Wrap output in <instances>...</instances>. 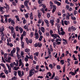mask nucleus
<instances>
[{"mask_svg": "<svg viewBox=\"0 0 80 80\" xmlns=\"http://www.w3.org/2000/svg\"><path fill=\"white\" fill-rule=\"evenodd\" d=\"M7 45H8V46H10L11 47H12L13 46V44H12V43L10 44L9 42H8L7 43Z\"/></svg>", "mask_w": 80, "mask_h": 80, "instance_id": "nucleus-12", "label": "nucleus"}, {"mask_svg": "<svg viewBox=\"0 0 80 80\" xmlns=\"http://www.w3.org/2000/svg\"><path fill=\"white\" fill-rule=\"evenodd\" d=\"M17 57H18V58H21V57L20 56V55H19L18 53V52H17Z\"/></svg>", "mask_w": 80, "mask_h": 80, "instance_id": "nucleus-30", "label": "nucleus"}, {"mask_svg": "<svg viewBox=\"0 0 80 80\" xmlns=\"http://www.w3.org/2000/svg\"><path fill=\"white\" fill-rule=\"evenodd\" d=\"M0 65H1V66H2V67H3L4 69H6V68L5 66V65H4L3 63H1Z\"/></svg>", "mask_w": 80, "mask_h": 80, "instance_id": "nucleus-18", "label": "nucleus"}, {"mask_svg": "<svg viewBox=\"0 0 80 80\" xmlns=\"http://www.w3.org/2000/svg\"><path fill=\"white\" fill-rule=\"evenodd\" d=\"M3 31H4V28H0V32H1V35H2L3 37H4V34H3Z\"/></svg>", "mask_w": 80, "mask_h": 80, "instance_id": "nucleus-5", "label": "nucleus"}, {"mask_svg": "<svg viewBox=\"0 0 80 80\" xmlns=\"http://www.w3.org/2000/svg\"><path fill=\"white\" fill-rule=\"evenodd\" d=\"M69 74H71L72 75H75V72H70Z\"/></svg>", "mask_w": 80, "mask_h": 80, "instance_id": "nucleus-25", "label": "nucleus"}, {"mask_svg": "<svg viewBox=\"0 0 80 80\" xmlns=\"http://www.w3.org/2000/svg\"><path fill=\"white\" fill-rule=\"evenodd\" d=\"M19 30L20 32L21 33H22L23 32V28H19Z\"/></svg>", "mask_w": 80, "mask_h": 80, "instance_id": "nucleus-26", "label": "nucleus"}, {"mask_svg": "<svg viewBox=\"0 0 80 80\" xmlns=\"http://www.w3.org/2000/svg\"><path fill=\"white\" fill-rule=\"evenodd\" d=\"M11 23L12 25H13L15 23V22H14V21H13L12 20V21H11Z\"/></svg>", "mask_w": 80, "mask_h": 80, "instance_id": "nucleus-47", "label": "nucleus"}, {"mask_svg": "<svg viewBox=\"0 0 80 80\" xmlns=\"http://www.w3.org/2000/svg\"><path fill=\"white\" fill-rule=\"evenodd\" d=\"M19 28V27H18V26H16L15 28L16 31H18L19 30V29H18Z\"/></svg>", "mask_w": 80, "mask_h": 80, "instance_id": "nucleus-24", "label": "nucleus"}, {"mask_svg": "<svg viewBox=\"0 0 80 80\" xmlns=\"http://www.w3.org/2000/svg\"><path fill=\"white\" fill-rule=\"evenodd\" d=\"M27 22V21H26V20L25 19H24L23 21V22L24 24H25L26 23V22Z\"/></svg>", "mask_w": 80, "mask_h": 80, "instance_id": "nucleus-57", "label": "nucleus"}, {"mask_svg": "<svg viewBox=\"0 0 80 80\" xmlns=\"http://www.w3.org/2000/svg\"><path fill=\"white\" fill-rule=\"evenodd\" d=\"M41 29L42 32L43 33H44V32H45V28H44V27H41Z\"/></svg>", "mask_w": 80, "mask_h": 80, "instance_id": "nucleus-14", "label": "nucleus"}, {"mask_svg": "<svg viewBox=\"0 0 80 80\" xmlns=\"http://www.w3.org/2000/svg\"><path fill=\"white\" fill-rule=\"evenodd\" d=\"M4 71L5 73H6V74H8V71L6 70V69H5L4 70Z\"/></svg>", "mask_w": 80, "mask_h": 80, "instance_id": "nucleus-22", "label": "nucleus"}, {"mask_svg": "<svg viewBox=\"0 0 80 80\" xmlns=\"http://www.w3.org/2000/svg\"><path fill=\"white\" fill-rule=\"evenodd\" d=\"M38 3H39V4H40L41 3H42V1L40 0H39L38 1Z\"/></svg>", "mask_w": 80, "mask_h": 80, "instance_id": "nucleus-61", "label": "nucleus"}, {"mask_svg": "<svg viewBox=\"0 0 80 80\" xmlns=\"http://www.w3.org/2000/svg\"><path fill=\"white\" fill-rule=\"evenodd\" d=\"M71 30H72V27H69L68 28V32H71Z\"/></svg>", "mask_w": 80, "mask_h": 80, "instance_id": "nucleus-40", "label": "nucleus"}, {"mask_svg": "<svg viewBox=\"0 0 80 80\" xmlns=\"http://www.w3.org/2000/svg\"><path fill=\"white\" fill-rule=\"evenodd\" d=\"M39 45H40V43L38 42L34 44V46L35 47H38Z\"/></svg>", "mask_w": 80, "mask_h": 80, "instance_id": "nucleus-15", "label": "nucleus"}, {"mask_svg": "<svg viewBox=\"0 0 80 80\" xmlns=\"http://www.w3.org/2000/svg\"><path fill=\"white\" fill-rule=\"evenodd\" d=\"M15 18H16L17 20H18V22H19V21H20V19H19V18L18 17V16H15Z\"/></svg>", "mask_w": 80, "mask_h": 80, "instance_id": "nucleus-23", "label": "nucleus"}, {"mask_svg": "<svg viewBox=\"0 0 80 80\" xmlns=\"http://www.w3.org/2000/svg\"><path fill=\"white\" fill-rule=\"evenodd\" d=\"M18 74L19 76L20 77H21L22 76V74H21V72L20 71H18Z\"/></svg>", "mask_w": 80, "mask_h": 80, "instance_id": "nucleus-17", "label": "nucleus"}, {"mask_svg": "<svg viewBox=\"0 0 80 80\" xmlns=\"http://www.w3.org/2000/svg\"><path fill=\"white\" fill-rule=\"evenodd\" d=\"M4 74V73L3 72L1 73L0 75V77L5 78V75H3Z\"/></svg>", "mask_w": 80, "mask_h": 80, "instance_id": "nucleus-8", "label": "nucleus"}, {"mask_svg": "<svg viewBox=\"0 0 80 80\" xmlns=\"http://www.w3.org/2000/svg\"><path fill=\"white\" fill-rule=\"evenodd\" d=\"M30 51V49H25V52H29Z\"/></svg>", "mask_w": 80, "mask_h": 80, "instance_id": "nucleus-39", "label": "nucleus"}, {"mask_svg": "<svg viewBox=\"0 0 80 80\" xmlns=\"http://www.w3.org/2000/svg\"><path fill=\"white\" fill-rule=\"evenodd\" d=\"M5 22V23H7L8 22V21L7 20V18H5V20L4 21Z\"/></svg>", "mask_w": 80, "mask_h": 80, "instance_id": "nucleus-49", "label": "nucleus"}, {"mask_svg": "<svg viewBox=\"0 0 80 80\" xmlns=\"http://www.w3.org/2000/svg\"><path fill=\"white\" fill-rule=\"evenodd\" d=\"M35 38L36 39H38V38H39V37L38 36V33H35Z\"/></svg>", "mask_w": 80, "mask_h": 80, "instance_id": "nucleus-11", "label": "nucleus"}, {"mask_svg": "<svg viewBox=\"0 0 80 80\" xmlns=\"http://www.w3.org/2000/svg\"><path fill=\"white\" fill-rule=\"evenodd\" d=\"M49 67H50L51 68V69H53V67L52 64H49Z\"/></svg>", "mask_w": 80, "mask_h": 80, "instance_id": "nucleus-36", "label": "nucleus"}, {"mask_svg": "<svg viewBox=\"0 0 80 80\" xmlns=\"http://www.w3.org/2000/svg\"><path fill=\"white\" fill-rule=\"evenodd\" d=\"M64 22L65 25H68V22L67 21H65Z\"/></svg>", "mask_w": 80, "mask_h": 80, "instance_id": "nucleus-52", "label": "nucleus"}, {"mask_svg": "<svg viewBox=\"0 0 80 80\" xmlns=\"http://www.w3.org/2000/svg\"><path fill=\"white\" fill-rule=\"evenodd\" d=\"M22 35L23 36H25L26 35V32H25V31H24L23 32V34H22Z\"/></svg>", "mask_w": 80, "mask_h": 80, "instance_id": "nucleus-32", "label": "nucleus"}, {"mask_svg": "<svg viewBox=\"0 0 80 80\" xmlns=\"http://www.w3.org/2000/svg\"><path fill=\"white\" fill-rule=\"evenodd\" d=\"M54 22V20L51 19L50 21V23H51L52 24V25H53L54 24L53 22Z\"/></svg>", "mask_w": 80, "mask_h": 80, "instance_id": "nucleus-20", "label": "nucleus"}, {"mask_svg": "<svg viewBox=\"0 0 80 80\" xmlns=\"http://www.w3.org/2000/svg\"><path fill=\"white\" fill-rule=\"evenodd\" d=\"M50 48L51 50V52H53V49L52 48V45H50Z\"/></svg>", "mask_w": 80, "mask_h": 80, "instance_id": "nucleus-38", "label": "nucleus"}, {"mask_svg": "<svg viewBox=\"0 0 80 80\" xmlns=\"http://www.w3.org/2000/svg\"><path fill=\"white\" fill-rule=\"evenodd\" d=\"M51 37H54L55 38H57V35L56 34H52Z\"/></svg>", "mask_w": 80, "mask_h": 80, "instance_id": "nucleus-10", "label": "nucleus"}, {"mask_svg": "<svg viewBox=\"0 0 80 80\" xmlns=\"http://www.w3.org/2000/svg\"><path fill=\"white\" fill-rule=\"evenodd\" d=\"M50 35H52V33H53V31H52V30H51L50 32Z\"/></svg>", "mask_w": 80, "mask_h": 80, "instance_id": "nucleus-41", "label": "nucleus"}, {"mask_svg": "<svg viewBox=\"0 0 80 80\" xmlns=\"http://www.w3.org/2000/svg\"><path fill=\"white\" fill-rule=\"evenodd\" d=\"M25 15L26 18H28V13L26 14Z\"/></svg>", "mask_w": 80, "mask_h": 80, "instance_id": "nucleus-31", "label": "nucleus"}, {"mask_svg": "<svg viewBox=\"0 0 80 80\" xmlns=\"http://www.w3.org/2000/svg\"><path fill=\"white\" fill-rule=\"evenodd\" d=\"M61 35H65V32H61Z\"/></svg>", "mask_w": 80, "mask_h": 80, "instance_id": "nucleus-63", "label": "nucleus"}, {"mask_svg": "<svg viewBox=\"0 0 80 80\" xmlns=\"http://www.w3.org/2000/svg\"><path fill=\"white\" fill-rule=\"evenodd\" d=\"M66 8L67 10H68L69 8V6L68 5H66Z\"/></svg>", "mask_w": 80, "mask_h": 80, "instance_id": "nucleus-55", "label": "nucleus"}, {"mask_svg": "<svg viewBox=\"0 0 80 80\" xmlns=\"http://www.w3.org/2000/svg\"><path fill=\"white\" fill-rule=\"evenodd\" d=\"M57 43H56V42H53V47H56V45H57Z\"/></svg>", "mask_w": 80, "mask_h": 80, "instance_id": "nucleus-37", "label": "nucleus"}, {"mask_svg": "<svg viewBox=\"0 0 80 80\" xmlns=\"http://www.w3.org/2000/svg\"><path fill=\"white\" fill-rule=\"evenodd\" d=\"M78 12L77 11H76L75 10H74V15H76V14H77V13Z\"/></svg>", "mask_w": 80, "mask_h": 80, "instance_id": "nucleus-43", "label": "nucleus"}, {"mask_svg": "<svg viewBox=\"0 0 80 80\" xmlns=\"http://www.w3.org/2000/svg\"><path fill=\"white\" fill-rule=\"evenodd\" d=\"M58 41H60V42H61V41H62V38H60V39H57L55 41V42H57Z\"/></svg>", "mask_w": 80, "mask_h": 80, "instance_id": "nucleus-27", "label": "nucleus"}, {"mask_svg": "<svg viewBox=\"0 0 80 80\" xmlns=\"http://www.w3.org/2000/svg\"><path fill=\"white\" fill-rule=\"evenodd\" d=\"M71 18L73 20H76V18L75 17H74L73 18L72 17H71Z\"/></svg>", "mask_w": 80, "mask_h": 80, "instance_id": "nucleus-58", "label": "nucleus"}, {"mask_svg": "<svg viewBox=\"0 0 80 80\" xmlns=\"http://www.w3.org/2000/svg\"><path fill=\"white\" fill-rule=\"evenodd\" d=\"M19 67H21L22 65V68H23L24 67L23 63H22V59H20L19 60Z\"/></svg>", "mask_w": 80, "mask_h": 80, "instance_id": "nucleus-4", "label": "nucleus"}, {"mask_svg": "<svg viewBox=\"0 0 80 80\" xmlns=\"http://www.w3.org/2000/svg\"><path fill=\"white\" fill-rule=\"evenodd\" d=\"M29 58L31 60H33V56L32 55H30L29 56Z\"/></svg>", "mask_w": 80, "mask_h": 80, "instance_id": "nucleus-54", "label": "nucleus"}, {"mask_svg": "<svg viewBox=\"0 0 80 80\" xmlns=\"http://www.w3.org/2000/svg\"><path fill=\"white\" fill-rule=\"evenodd\" d=\"M42 22V19H39V21H38V23H41Z\"/></svg>", "mask_w": 80, "mask_h": 80, "instance_id": "nucleus-33", "label": "nucleus"}, {"mask_svg": "<svg viewBox=\"0 0 80 80\" xmlns=\"http://www.w3.org/2000/svg\"><path fill=\"white\" fill-rule=\"evenodd\" d=\"M29 3V1L28 0H27L24 2V4L25 7L28 6V3Z\"/></svg>", "mask_w": 80, "mask_h": 80, "instance_id": "nucleus-7", "label": "nucleus"}, {"mask_svg": "<svg viewBox=\"0 0 80 80\" xmlns=\"http://www.w3.org/2000/svg\"><path fill=\"white\" fill-rule=\"evenodd\" d=\"M12 20V19L9 18L8 20V22H9V23H10V22H11Z\"/></svg>", "mask_w": 80, "mask_h": 80, "instance_id": "nucleus-50", "label": "nucleus"}, {"mask_svg": "<svg viewBox=\"0 0 80 80\" xmlns=\"http://www.w3.org/2000/svg\"><path fill=\"white\" fill-rule=\"evenodd\" d=\"M55 80H59V78L57 76L54 78Z\"/></svg>", "mask_w": 80, "mask_h": 80, "instance_id": "nucleus-42", "label": "nucleus"}, {"mask_svg": "<svg viewBox=\"0 0 80 80\" xmlns=\"http://www.w3.org/2000/svg\"><path fill=\"white\" fill-rule=\"evenodd\" d=\"M16 52V48H14L12 50L11 52V54H9V55L11 57H14L13 53H15Z\"/></svg>", "mask_w": 80, "mask_h": 80, "instance_id": "nucleus-3", "label": "nucleus"}, {"mask_svg": "<svg viewBox=\"0 0 80 80\" xmlns=\"http://www.w3.org/2000/svg\"><path fill=\"white\" fill-rule=\"evenodd\" d=\"M38 18H41V15H42V13L40 12V11L39 10H38Z\"/></svg>", "mask_w": 80, "mask_h": 80, "instance_id": "nucleus-6", "label": "nucleus"}, {"mask_svg": "<svg viewBox=\"0 0 80 80\" xmlns=\"http://www.w3.org/2000/svg\"><path fill=\"white\" fill-rule=\"evenodd\" d=\"M16 63L15 62H14L10 64V66L8 64H6V65H7V67L8 69L9 72V73H11V70H12L11 67L13 68V67H14V65L16 67H18V60H16Z\"/></svg>", "mask_w": 80, "mask_h": 80, "instance_id": "nucleus-1", "label": "nucleus"}, {"mask_svg": "<svg viewBox=\"0 0 80 80\" xmlns=\"http://www.w3.org/2000/svg\"><path fill=\"white\" fill-rule=\"evenodd\" d=\"M55 3H56L58 5V6H60L61 5V3L59 2H57V1H55L54 2Z\"/></svg>", "mask_w": 80, "mask_h": 80, "instance_id": "nucleus-9", "label": "nucleus"}, {"mask_svg": "<svg viewBox=\"0 0 80 80\" xmlns=\"http://www.w3.org/2000/svg\"><path fill=\"white\" fill-rule=\"evenodd\" d=\"M40 35H42V32L40 31V30H39L38 31Z\"/></svg>", "mask_w": 80, "mask_h": 80, "instance_id": "nucleus-46", "label": "nucleus"}, {"mask_svg": "<svg viewBox=\"0 0 80 80\" xmlns=\"http://www.w3.org/2000/svg\"><path fill=\"white\" fill-rule=\"evenodd\" d=\"M12 59V58L11 57H9L8 58V61L7 62H8V63H10V60Z\"/></svg>", "mask_w": 80, "mask_h": 80, "instance_id": "nucleus-21", "label": "nucleus"}, {"mask_svg": "<svg viewBox=\"0 0 80 80\" xmlns=\"http://www.w3.org/2000/svg\"><path fill=\"white\" fill-rule=\"evenodd\" d=\"M29 43H32V40L31 39H30L29 40L28 42Z\"/></svg>", "mask_w": 80, "mask_h": 80, "instance_id": "nucleus-56", "label": "nucleus"}, {"mask_svg": "<svg viewBox=\"0 0 80 80\" xmlns=\"http://www.w3.org/2000/svg\"><path fill=\"white\" fill-rule=\"evenodd\" d=\"M47 75H49V77H51V76L52 75V73H51L50 72H48L47 73Z\"/></svg>", "mask_w": 80, "mask_h": 80, "instance_id": "nucleus-44", "label": "nucleus"}, {"mask_svg": "<svg viewBox=\"0 0 80 80\" xmlns=\"http://www.w3.org/2000/svg\"><path fill=\"white\" fill-rule=\"evenodd\" d=\"M61 62L62 63V65H63V64H64V61L63 60H61Z\"/></svg>", "mask_w": 80, "mask_h": 80, "instance_id": "nucleus-51", "label": "nucleus"}, {"mask_svg": "<svg viewBox=\"0 0 80 80\" xmlns=\"http://www.w3.org/2000/svg\"><path fill=\"white\" fill-rule=\"evenodd\" d=\"M17 52H19L20 51V48L18 47L17 48Z\"/></svg>", "mask_w": 80, "mask_h": 80, "instance_id": "nucleus-48", "label": "nucleus"}, {"mask_svg": "<svg viewBox=\"0 0 80 80\" xmlns=\"http://www.w3.org/2000/svg\"><path fill=\"white\" fill-rule=\"evenodd\" d=\"M5 5L6 6V7L5 6L2 7H0V11L1 12H2V14H3L4 13H5V11H4L3 10V9H4V8H5L6 9V12L8 13V10H9V9H10V8H9V7L8 6V5L7 4V3H5Z\"/></svg>", "mask_w": 80, "mask_h": 80, "instance_id": "nucleus-2", "label": "nucleus"}, {"mask_svg": "<svg viewBox=\"0 0 80 80\" xmlns=\"http://www.w3.org/2000/svg\"><path fill=\"white\" fill-rule=\"evenodd\" d=\"M61 67H60V65H58L57 66V69L58 70H60Z\"/></svg>", "mask_w": 80, "mask_h": 80, "instance_id": "nucleus-35", "label": "nucleus"}, {"mask_svg": "<svg viewBox=\"0 0 80 80\" xmlns=\"http://www.w3.org/2000/svg\"><path fill=\"white\" fill-rule=\"evenodd\" d=\"M44 22L46 23H48L49 22L46 19H44Z\"/></svg>", "mask_w": 80, "mask_h": 80, "instance_id": "nucleus-45", "label": "nucleus"}, {"mask_svg": "<svg viewBox=\"0 0 80 80\" xmlns=\"http://www.w3.org/2000/svg\"><path fill=\"white\" fill-rule=\"evenodd\" d=\"M71 29H72V30H73V31H75V30H76V28L73 26H72Z\"/></svg>", "mask_w": 80, "mask_h": 80, "instance_id": "nucleus-29", "label": "nucleus"}, {"mask_svg": "<svg viewBox=\"0 0 80 80\" xmlns=\"http://www.w3.org/2000/svg\"><path fill=\"white\" fill-rule=\"evenodd\" d=\"M19 69V67H14V70H18Z\"/></svg>", "mask_w": 80, "mask_h": 80, "instance_id": "nucleus-19", "label": "nucleus"}, {"mask_svg": "<svg viewBox=\"0 0 80 80\" xmlns=\"http://www.w3.org/2000/svg\"><path fill=\"white\" fill-rule=\"evenodd\" d=\"M70 17V13H67V15L66 16L67 18H68V20H69V17Z\"/></svg>", "mask_w": 80, "mask_h": 80, "instance_id": "nucleus-16", "label": "nucleus"}, {"mask_svg": "<svg viewBox=\"0 0 80 80\" xmlns=\"http://www.w3.org/2000/svg\"><path fill=\"white\" fill-rule=\"evenodd\" d=\"M11 41V38H9V39H7V41L8 43H9V42H10Z\"/></svg>", "mask_w": 80, "mask_h": 80, "instance_id": "nucleus-34", "label": "nucleus"}, {"mask_svg": "<svg viewBox=\"0 0 80 80\" xmlns=\"http://www.w3.org/2000/svg\"><path fill=\"white\" fill-rule=\"evenodd\" d=\"M34 54L35 55H36V56H38V52H35Z\"/></svg>", "mask_w": 80, "mask_h": 80, "instance_id": "nucleus-59", "label": "nucleus"}, {"mask_svg": "<svg viewBox=\"0 0 80 80\" xmlns=\"http://www.w3.org/2000/svg\"><path fill=\"white\" fill-rule=\"evenodd\" d=\"M2 61H3V62L4 63H5V60H4V58H3V57H2Z\"/></svg>", "mask_w": 80, "mask_h": 80, "instance_id": "nucleus-60", "label": "nucleus"}, {"mask_svg": "<svg viewBox=\"0 0 80 80\" xmlns=\"http://www.w3.org/2000/svg\"><path fill=\"white\" fill-rule=\"evenodd\" d=\"M32 72H33V70L31 69L30 70V72H29V76H30L31 77V76H32L33 75V74L32 73Z\"/></svg>", "mask_w": 80, "mask_h": 80, "instance_id": "nucleus-13", "label": "nucleus"}, {"mask_svg": "<svg viewBox=\"0 0 80 80\" xmlns=\"http://www.w3.org/2000/svg\"><path fill=\"white\" fill-rule=\"evenodd\" d=\"M58 16H61V13L59 12L58 13Z\"/></svg>", "mask_w": 80, "mask_h": 80, "instance_id": "nucleus-64", "label": "nucleus"}, {"mask_svg": "<svg viewBox=\"0 0 80 80\" xmlns=\"http://www.w3.org/2000/svg\"><path fill=\"white\" fill-rule=\"evenodd\" d=\"M17 71H14V74L15 75V76H17Z\"/></svg>", "mask_w": 80, "mask_h": 80, "instance_id": "nucleus-53", "label": "nucleus"}, {"mask_svg": "<svg viewBox=\"0 0 80 80\" xmlns=\"http://www.w3.org/2000/svg\"><path fill=\"white\" fill-rule=\"evenodd\" d=\"M21 47L22 48H24V42H21Z\"/></svg>", "mask_w": 80, "mask_h": 80, "instance_id": "nucleus-28", "label": "nucleus"}, {"mask_svg": "<svg viewBox=\"0 0 80 80\" xmlns=\"http://www.w3.org/2000/svg\"><path fill=\"white\" fill-rule=\"evenodd\" d=\"M1 23H4V21H3V18H1Z\"/></svg>", "mask_w": 80, "mask_h": 80, "instance_id": "nucleus-62", "label": "nucleus"}]
</instances>
